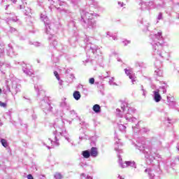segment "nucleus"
<instances>
[{"label":"nucleus","instance_id":"obj_1","mask_svg":"<svg viewBox=\"0 0 179 179\" xmlns=\"http://www.w3.org/2000/svg\"><path fill=\"white\" fill-rule=\"evenodd\" d=\"M125 73L129 76V79L131 80V82L134 85V82H136V77L132 76V71L129 69H125Z\"/></svg>","mask_w":179,"mask_h":179},{"label":"nucleus","instance_id":"obj_2","mask_svg":"<svg viewBox=\"0 0 179 179\" xmlns=\"http://www.w3.org/2000/svg\"><path fill=\"white\" fill-rule=\"evenodd\" d=\"M90 153L92 157H97V156L99 155V151L97 150V148L92 147Z\"/></svg>","mask_w":179,"mask_h":179},{"label":"nucleus","instance_id":"obj_3","mask_svg":"<svg viewBox=\"0 0 179 179\" xmlns=\"http://www.w3.org/2000/svg\"><path fill=\"white\" fill-rule=\"evenodd\" d=\"M154 99L156 103H159V101L162 100V96L160 95V93H159V91L154 92Z\"/></svg>","mask_w":179,"mask_h":179},{"label":"nucleus","instance_id":"obj_4","mask_svg":"<svg viewBox=\"0 0 179 179\" xmlns=\"http://www.w3.org/2000/svg\"><path fill=\"white\" fill-rule=\"evenodd\" d=\"M93 111H94V113H96V114H99V113H100V105L99 104H95L94 105L93 108H92Z\"/></svg>","mask_w":179,"mask_h":179},{"label":"nucleus","instance_id":"obj_5","mask_svg":"<svg viewBox=\"0 0 179 179\" xmlns=\"http://www.w3.org/2000/svg\"><path fill=\"white\" fill-rule=\"evenodd\" d=\"M82 155H83V157H85V159H89V157H90V156H91L90 152H89L88 150L83 151Z\"/></svg>","mask_w":179,"mask_h":179},{"label":"nucleus","instance_id":"obj_6","mask_svg":"<svg viewBox=\"0 0 179 179\" xmlns=\"http://www.w3.org/2000/svg\"><path fill=\"white\" fill-rule=\"evenodd\" d=\"M73 97L76 100H79V99H80V92H79L78 91L74 92Z\"/></svg>","mask_w":179,"mask_h":179},{"label":"nucleus","instance_id":"obj_7","mask_svg":"<svg viewBox=\"0 0 179 179\" xmlns=\"http://www.w3.org/2000/svg\"><path fill=\"white\" fill-rule=\"evenodd\" d=\"M1 144L4 148H8V142L5 139H1Z\"/></svg>","mask_w":179,"mask_h":179},{"label":"nucleus","instance_id":"obj_8","mask_svg":"<svg viewBox=\"0 0 179 179\" xmlns=\"http://www.w3.org/2000/svg\"><path fill=\"white\" fill-rule=\"evenodd\" d=\"M55 178H56V179H62V175L59 173H56L55 174Z\"/></svg>","mask_w":179,"mask_h":179},{"label":"nucleus","instance_id":"obj_9","mask_svg":"<svg viewBox=\"0 0 179 179\" xmlns=\"http://www.w3.org/2000/svg\"><path fill=\"white\" fill-rule=\"evenodd\" d=\"M54 75L56 78V79H57V80H59V74H58V72L57 71H54Z\"/></svg>","mask_w":179,"mask_h":179},{"label":"nucleus","instance_id":"obj_10","mask_svg":"<svg viewBox=\"0 0 179 179\" xmlns=\"http://www.w3.org/2000/svg\"><path fill=\"white\" fill-rule=\"evenodd\" d=\"M89 82L91 85H94V78H90Z\"/></svg>","mask_w":179,"mask_h":179},{"label":"nucleus","instance_id":"obj_11","mask_svg":"<svg viewBox=\"0 0 179 179\" xmlns=\"http://www.w3.org/2000/svg\"><path fill=\"white\" fill-rule=\"evenodd\" d=\"M0 107H6V103L0 101Z\"/></svg>","mask_w":179,"mask_h":179},{"label":"nucleus","instance_id":"obj_12","mask_svg":"<svg viewBox=\"0 0 179 179\" xmlns=\"http://www.w3.org/2000/svg\"><path fill=\"white\" fill-rule=\"evenodd\" d=\"M132 162H129V161H128V162H125V164H127V166H131V164H132Z\"/></svg>","mask_w":179,"mask_h":179},{"label":"nucleus","instance_id":"obj_13","mask_svg":"<svg viewBox=\"0 0 179 179\" xmlns=\"http://www.w3.org/2000/svg\"><path fill=\"white\" fill-rule=\"evenodd\" d=\"M27 177L28 179H34V178H33V176L31 174H29Z\"/></svg>","mask_w":179,"mask_h":179},{"label":"nucleus","instance_id":"obj_14","mask_svg":"<svg viewBox=\"0 0 179 179\" xmlns=\"http://www.w3.org/2000/svg\"><path fill=\"white\" fill-rule=\"evenodd\" d=\"M142 92H143V95L145 96V90H143V89H142Z\"/></svg>","mask_w":179,"mask_h":179},{"label":"nucleus","instance_id":"obj_15","mask_svg":"<svg viewBox=\"0 0 179 179\" xmlns=\"http://www.w3.org/2000/svg\"><path fill=\"white\" fill-rule=\"evenodd\" d=\"M2 94V90L0 88V94Z\"/></svg>","mask_w":179,"mask_h":179},{"label":"nucleus","instance_id":"obj_16","mask_svg":"<svg viewBox=\"0 0 179 179\" xmlns=\"http://www.w3.org/2000/svg\"><path fill=\"white\" fill-rule=\"evenodd\" d=\"M120 179H125V178L120 177Z\"/></svg>","mask_w":179,"mask_h":179}]
</instances>
